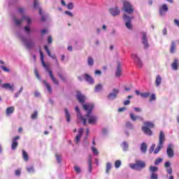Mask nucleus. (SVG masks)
<instances>
[{
    "instance_id": "55",
    "label": "nucleus",
    "mask_w": 179,
    "mask_h": 179,
    "mask_svg": "<svg viewBox=\"0 0 179 179\" xmlns=\"http://www.w3.org/2000/svg\"><path fill=\"white\" fill-rule=\"evenodd\" d=\"M123 104L124 106H129V104H131V101L129 99H127L124 101Z\"/></svg>"
},
{
    "instance_id": "34",
    "label": "nucleus",
    "mask_w": 179,
    "mask_h": 179,
    "mask_svg": "<svg viewBox=\"0 0 179 179\" xmlns=\"http://www.w3.org/2000/svg\"><path fill=\"white\" fill-rule=\"evenodd\" d=\"M149 170L151 173H156V171L159 170V168L157 166H150Z\"/></svg>"
},
{
    "instance_id": "5",
    "label": "nucleus",
    "mask_w": 179,
    "mask_h": 179,
    "mask_svg": "<svg viewBox=\"0 0 179 179\" xmlns=\"http://www.w3.org/2000/svg\"><path fill=\"white\" fill-rule=\"evenodd\" d=\"M123 10L128 15H132L134 13V6L129 1H123Z\"/></svg>"
},
{
    "instance_id": "21",
    "label": "nucleus",
    "mask_w": 179,
    "mask_h": 179,
    "mask_svg": "<svg viewBox=\"0 0 179 179\" xmlns=\"http://www.w3.org/2000/svg\"><path fill=\"white\" fill-rule=\"evenodd\" d=\"M142 131L144 132V134H145V135H148V136H152V135H153L152 130L148 127H143Z\"/></svg>"
},
{
    "instance_id": "44",
    "label": "nucleus",
    "mask_w": 179,
    "mask_h": 179,
    "mask_svg": "<svg viewBox=\"0 0 179 179\" xmlns=\"http://www.w3.org/2000/svg\"><path fill=\"white\" fill-rule=\"evenodd\" d=\"M38 113L37 110H35L34 113L31 115L32 120H36L37 118Z\"/></svg>"
},
{
    "instance_id": "20",
    "label": "nucleus",
    "mask_w": 179,
    "mask_h": 179,
    "mask_svg": "<svg viewBox=\"0 0 179 179\" xmlns=\"http://www.w3.org/2000/svg\"><path fill=\"white\" fill-rule=\"evenodd\" d=\"M121 63L117 62V67L116 70V76L117 78H120L121 76V73H122V69L121 68Z\"/></svg>"
},
{
    "instance_id": "33",
    "label": "nucleus",
    "mask_w": 179,
    "mask_h": 179,
    "mask_svg": "<svg viewBox=\"0 0 179 179\" xmlns=\"http://www.w3.org/2000/svg\"><path fill=\"white\" fill-rule=\"evenodd\" d=\"M24 16H23L22 17V19H21V20H17V18H16V17H14V22H15V24L17 25V26H19L21 23H22V22H23V20H24Z\"/></svg>"
},
{
    "instance_id": "29",
    "label": "nucleus",
    "mask_w": 179,
    "mask_h": 179,
    "mask_svg": "<svg viewBox=\"0 0 179 179\" xmlns=\"http://www.w3.org/2000/svg\"><path fill=\"white\" fill-rule=\"evenodd\" d=\"M1 87L3 89H8L9 90H12V89H13V85H10L9 83H4Z\"/></svg>"
},
{
    "instance_id": "28",
    "label": "nucleus",
    "mask_w": 179,
    "mask_h": 179,
    "mask_svg": "<svg viewBox=\"0 0 179 179\" xmlns=\"http://www.w3.org/2000/svg\"><path fill=\"white\" fill-rule=\"evenodd\" d=\"M64 111H65L66 121H67V122H71V114H69V111L68 110L67 108H64Z\"/></svg>"
},
{
    "instance_id": "53",
    "label": "nucleus",
    "mask_w": 179,
    "mask_h": 179,
    "mask_svg": "<svg viewBox=\"0 0 179 179\" xmlns=\"http://www.w3.org/2000/svg\"><path fill=\"white\" fill-rule=\"evenodd\" d=\"M1 69H3V71H4V72H9V69L6 68V66H1Z\"/></svg>"
},
{
    "instance_id": "48",
    "label": "nucleus",
    "mask_w": 179,
    "mask_h": 179,
    "mask_svg": "<svg viewBox=\"0 0 179 179\" xmlns=\"http://www.w3.org/2000/svg\"><path fill=\"white\" fill-rule=\"evenodd\" d=\"M154 100H156V94H152L150 96V101H154Z\"/></svg>"
},
{
    "instance_id": "10",
    "label": "nucleus",
    "mask_w": 179,
    "mask_h": 179,
    "mask_svg": "<svg viewBox=\"0 0 179 179\" xmlns=\"http://www.w3.org/2000/svg\"><path fill=\"white\" fill-rule=\"evenodd\" d=\"M166 155L170 159L174 157V150H173L172 144L168 145V148L166 149Z\"/></svg>"
},
{
    "instance_id": "27",
    "label": "nucleus",
    "mask_w": 179,
    "mask_h": 179,
    "mask_svg": "<svg viewBox=\"0 0 179 179\" xmlns=\"http://www.w3.org/2000/svg\"><path fill=\"white\" fill-rule=\"evenodd\" d=\"M148 150V145H146V143H143L141 145V151L142 153H146Z\"/></svg>"
},
{
    "instance_id": "2",
    "label": "nucleus",
    "mask_w": 179,
    "mask_h": 179,
    "mask_svg": "<svg viewBox=\"0 0 179 179\" xmlns=\"http://www.w3.org/2000/svg\"><path fill=\"white\" fill-rule=\"evenodd\" d=\"M39 52H40L41 61L42 62L43 66L45 68V71L48 72L50 79H52L53 83H55V85H59V82L57 80V78H55V77L54 76V74L52 73V71L50 69V68L47 66V64H45V62H44V53H43V52L41 51V49H40Z\"/></svg>"
},
{
    "instance_id": "7",
    "label": "nucleus",
    "mask_w": 179,
    "mask_h": 179,
    "mask_svg": "<svg viewBox=\"0 0 179 179\" xmlns=\"http://www.w3.org/2000/svg\"><path fill=\"white\" fill-rule=\"evenodd\" d=\"M119 93H120V90L114 88L113 90V92L109 93L108 95V100H115Z\"/></svg>"
},
{
    "instance_id": "56",
    "label": "nucleus",
    "mask_w": 179,
    "mask_h": 179,
    "mask_svg": "<svg viewBox=\"0 0 179 179\" xmlns=\"http://www.w3.org/2000/svg\"><path fill=\"white\" fill-rule=\"evenodd\" d=\"M126 127L127 128H132V123L131 122H126Z\"/></svg>"
},
{
    "instance_id": "1",
    "label": "nucleus",
    "mask_w": 179,
    "mask_h": 179,
    "mask_svg": "<svg viewBox=\"0 0 179 179\" xmlns=\"http://www.w3.org/2000/svg\"><path fill=\"white\" fill-rule=\"evenodd\" d=\"M83 108L85 111H87V114L85 115L86 118L83 117V115H82L78 106H76L75 108L78 120L83 121V125H86L87 120L89 124L91 125H94V124L97 122V117L92 115V111H93L94 106L92 103H85L83 104Z\"/></svg>"
},
{
    "instance_id": "26",
    "label": "nucleus",
    "mask_w": 179,
    "mask_h": 179,
    "mask_svg": "<svg viewBox=\"0 0 179 179\" xmlns=\"http://www.w3.org/2000/svg\"><path fill=\"white\" fill-rule=\"evenodd\" d=\"M143 124L145 125L144 127L147 128H155V124L152 122H144Z\"/></svg>"
},
{
    "instance_id": "37",
    "label": "nucleus",
    "mask_w": 179,
    "mask_h": 179,
    "mask_svg": "<svg viewBox=\"0 0 179 179\" xmlns=\"http://www.w3.org/2000/svg\"><path fill=\"white\" fill-rule=\"evenodd\" d=\"M103 90V85L101 84H98L95 87V92H101Z\"/></svg>"
},
{
    "instance_id": "49",
    "label": "nucleus",
    "mask_w": 179,
    "mask_h": 179,
    "mask_svg": "<svg viewBox=\"0 0 179 179\" xmlns=\"http://www.w3.org/2000/svg\"><path fill=\"white\" fill-rule=\"evenodd\" d=\"M65 15H68L70 17H73V14L71 11L66 10L64 11Z\"/></svg>"
},
{
    "instance_id": "6",
    "label": "nucleus",
    "mask_w": 179,
    "mask_h": 179,
    "mask_svg": "<svg viewBox=\"0 0 179 179\" xmlns=\"http://www.w3.org/2000/svg\"><path fill=\"white\" fill-rule=\"evenodd\" d=\"M132 19H134V17H129L127 14L123 15V20L126 22L125 26L127 29H132V24H131Z\"/></svg>"
},
{
    "instance_id": "39",
    "label": "nucleus",
    "mask_w": 179,
    "mask_h": 179,
    "mask_svg": "<svg viewBox=\"0 0 179 179\" xmlns=\"http://www.w3.org/2000/svg\"><path fill=\"white\" fill-rule=\"evenodd\" d=\"M122 147L123 150L124 151L128 150V143L127 142H123L122 144Z\"/></svg>"
},
{
    "instance_id": "58",
    "label": "nucleus",
    "mask_w": 179,
    "mask_h": 179,
    "mask_svg": "<svg viewBox=\"0 0 179 179\" xmlns=\"http://www.w3.org/2000/svg\"><path fill=\"white\" fill-rule=\"evenodd\" d=\"M55 156H56V159L57 161V163H61V157H59L58 154H56Z\"/></svg>"
},
{
    "instance_id": "41",
    "label": "nucleus",
    "mask_w": 179,
    "mask_h": 179,
    "mask_svg": "<svg viewBox=\"0 0 179 179\" xmlns=\"http://www.w3.org/2000/svg\"><path fill=\"white\" fill-rule=\"evenodd\" d=\"M163 162V159L162 158H157V159H155V166H157L159 164H160V163H162Z\"/></svg>"
},
{
    "instance_id": "25",
    "label": "nucleus",
    "mask_w": 179,
    "mask_h": 179,
    "mask_svg": "<svg viewBox=\"0 0 179 179\" xmlns=\"http://www.w3.org/2000/svg\"><path fill=\"white\" fill-rule=\"evenodd\" d=\"M22 158L24 159V162H29V154H27V152L26 150H22Z\"/></svg>"
},
{
    "instance_id": "3",
    "label": "nucleus",
    "mask_w": 179,
    "mask_h": 179,
    "mask_svg": "<svg viewBox=\"0 0 179 179\" xmlns=\"http://www.w3.org/2000/svg\"><path fill=\"white\" fill-rule=\"evenodd\" d=\"M164 142H166V136L164 135V132L161 131L159 132V136L158 146L154 150L155 155H157V153H159V151L162 150V148H163V145L164 144Z\"/></svg>"
},
{
    "instance_id": "42",
    "label": "nucleus",
    "mask_w": 179,
    "mask_h": 179,
    "mask_svg": "<svg viewBox=\"0 0 179 179\" xmlns=\"http://www.w3.org/2000/svg\"><path fill=\"white\" fill-rule=\"evenodd\" d=\"M39 15H41V21L45 22V17L43 15V10H41V8H39Z\"/></svg>"
},
{
    "instance_id": "45",
    "label": "nucleus",
    "mask_w": 179,
    "mask_h": 179,
    "mask_svg": "<svg viewBox=\"0 0 179 179\" xmlns=\"http://www.w3.org/2000/svg\"><path fill=\"white\" fill-rule=\"evenodd\" d=\"M27 171H28V173H34V168L33 166L27 167Z\"/></svg>"
},
{
    "instance_id": "4",
    "label": "nucleus",
    "mask_w": 179,
    "mask_h": 179,
    "mask_svg": "<svg viewBox=\"0 0 179 179\" xmlns=\"http://www.w3.org/2000/svg\"><path fill=\"white\" fill-rule=\"evenodd\" d=\"M129 167L133 170H138V171H141L142 169H145V167H146V164L143 161L136 160L135 164H130Z\"/></svg>"
},
{
    "instance_id": "47",
    "label": "nucleus",
    "mask_w": 179,
    "mask_h": 179,
    "mask_svg": "<svg viewBox=\"0 0 179 179\" xmlns=\"http://www.w3.org/2000/svg\"><path fill=\"white\" fill-rule=\"evenodd\" d=\"M92 152L94 153V155H95V156H97V155H99V151L97 150V149L94 147H92Z\"/></svg>"
},
{
    "instance_id": "36",
    "label": "nucleus",
    "mask_w": 179,
    "mask_h": 179,
    "mask_svg": "<svg viewBox=\"0 0 179 179\" xmlns=\"http://www.w3.org/2000/svg\"><path fill=\"white\" fill-rule=\"evenodd\" d=\"M111 163L108 162L106 164V173H107V174H108V173H110V171L111 170Z\"/></svg>"
},
{
    "instance_id": "31",
    "label": "nucleus",
    "mask_w": 179,
    "mask_h": 179,
    "mask_svg": "<svg viewBox=\"0 0 179 179\" xmlns=\"http://www.w3.org/2000/svg\"><path fill=\"white\" fill-rule=\"evenodd\" d=\"M88 167H89V171L90 173H92V155L88 156Z\"/></svg>"
},
{
    "instance_id": "12",
    "label": "nucleus",
    "mask_w": 179,
    "mask_h": 179,
    "mask_svg": "<svg viewBox=\"0 0 179 179\" xmlns=\"http://www.w3.org/2000/svg\"><path fill=\"white\" fill-rule=\"evenodd\" d=\"M17 139H20V136H17L13 138V143L11 145V149L13 150H16V148H17L19 143H17Z\"/></svg>"
},
{
    "instance_id": "18",
    "label": "nucleus",
    "mask_w": 179,
    "mask_h": 179,
    "mask_svg": "<svg viewBox=\"0 0 179 179\" xmlns=\"http://www.w3.org/2000/svg\"><path fill=\"white\" fill-rule=\"evenodd\" d=\"M44 49L45 50L48 57H50L53 59H55L56 62L58 63V59H57V57L55 56V55H51V52L50 51V49H48V46L45 45Z\"/></svg>"
},
{
    "instance_id": "50",
    "label": "nucleus",
    "mask_w": 179,
    "mask_h": 179,
    "mask_svg": "<svg viewBox=\"0 0 179 179\" xmlns=\"http://www.w3.org/2000/svg\"><path fill=\"white\" fill-rule=\"evenodd\" d=\"M67 8L69 9V10L73 9V3L70 2V3L67 5Z\"/></svg>"
},
{
    "instance_id": "16",
    "label": "nucleus",
    "mask_w": 179,
    "mask_h": 179,
    "mask_svg": "<svg viewBox=\"0 0 179 179\" xmlns=\"http://www.w3.org/2000/svg\"><path fill=\"white\" fill-rule=\"evenodd\" d=\"M179 66L178 58H175L173 63L171 64V68L173 71H177Z\"/></svg>"
},
{
    "instance_id": "40",
    "label": "nucleus",
    "mask_w": 179,
    "mask_h": 179,
    "mask_svg": "<svg viewBox=\"0 0 179 179\" xmlns=\"http://www.w3.org/2000/svg\"><path fill=\"white\" fill-rule=\"evenodd\" d=\"M121 166V161L120 160H116L115 162V169H120Z\"/></svg>"
},
{
    "instance_id": "38",
    "label": "nucleus",
    "mask_w": 179,
    "mask_h": 179,
    "mask_svg": "<svg viewBox=\"0 0 179 179\" xmlns=\"http://www.w3.org/2000/svg\"><path fill=\"white\" fill-rule=\"evenodd\" d=\"M149 96H150V92H144L141 94V97H142L143 99H148Z\"/></svg>"
},
{
    "instance_id": "22",
    "label": "nucleus",
    "mask_w": 179,
    "mask_h": 179,
    "mask_svg": "<svg viewBox=\"0 0 179 179\" xmlns=\"http://www.w3.org/2000/svg\"><path fill=\"white\" fill-rule=\"evenodd\" d=\"M43 83L45 85L48 93L51 94V93H52V88H51L50 83H47V80H43Z\"/></svg>"
},
{
    "instance_id": "63",
    "label": "nucleus",
    "mask_w": 179,
    "mask_h": 179,
    "mask_svg": "<svg viewBox=\"0 0 179 179\" xmlns=\"http://www.w3.org/2000/svg\"><path fill=\"white\" fill-rule=\"evenodd\" d=\"M174 23H175L176 26H178V27H179V20H178L175 19Z\"/></svg>"
},
{
    "instance_id": "60",
    "label": "nucleus",
    "mask_w": 179,
    "mask_h": 179,
    "mask_svg": "<svg viewBox=\"0 0 179 179\" xmlns=\"http://www.w3.org/2000/svg\"><path fill=\"white\" fill-rule=\"evenodd\" d=\"M48 43L49 44H51V43H52V37H51V36H49L48 37Z\"/></svg>"
},
{
    "instance_id": "57",
    "label": "nucleus",
    "mask_w": 179,
    "mask_h": 179,
    "mask_svg": "<svg viewBox=\"0 0 179 179\" xmlns=\"http://www.w3.org/2000/svg\"><path fill=\"white\" fill-rule=\"evenodd\" d=\"M58 76L60 79H62L64 82H65V78L64 77V76H62L61 73H58Z\"/></svg>"
},
{
    "instance_id": "51",
    "label": "nucleus",
    "mask_w": 179,
    "mask_h": 179,
    "mask_svg": "<svg viewBox=\"0 0 179 179\" xmlns=\"http://www.w3.org/2000/svg\"><path fill=\"white\" fill-rule=\"evenodd\" d=\"M156 148V144H152L150 147V153H152L153 152V150H155V148Z\"/></svg>"
},
{
    "instance_id": "8",
    "label": "nucleus",
    "mask_w": 179,
    "mask_h": 179,
    "mask_svg": "<svg viewBox=\"0 0 179 179\" xmlns=\"http://www.w3.org/2000/svg\"><path fill=\"white\" fill-rule=\"evenodd\" d=\"M142 43L144 45V48L145 50H148V48H149V43L148 42V36H146V32H142Z\"/></svg>"
},
{
    "instance_id": "64",
    "label": "nucleus",
    "mask_w": 179,
    "mask_h": 179,
    "mask_svg": "<svg viewBox=\"0 0 179 179\" xmlns=\"http://www.w3.org/2000/svg\"><path fill=\"white\" fill-rule=\"evenodd\" d=\"M170 166H171V164L169 162H165L164 167L167 168V167H170Z\"/></svg>"
},
{
    "instance_id": "14",
    "label": "nucleus",
    "mask_w": 179,
    "mask_h": 179,
    "mask_svg": "<svg viewBox=\"0 0 179 179\" xmlns=\"http://www.w3.org/2000/svg\"><path fill=\"white\" fill-rule=\"evenodd\" d=\"M76 97L79 103H81L82 104H83V103H85V100H86V97L84 96V95L79 91L77 92Z\"/></svg>"
},
{
    "instance_id": "24",
    "label": "nucleus",
    "mask_w": 179,
    "mask_h": 179,
    "mask_svg": "<svg viewBox=\"0 0 179 179\" xmlns=\"http://www.w3.org/2000/svg\"><path fill=\"white\" fill-rule=\"evenodd\" d=\"M176 41H172L170 46L171 54H174V52H176Z\"/></svg>"
},
{
    "instance_id": "11",
    "label": "nucleus",
    "mask_w": 179,
    "mask_h": 179,
    "mask_svg": "<svg viewBox=\"0 0 179 179\" xmlns=\"http://www.w3.org/2000/svg\"><path fill=\"white\" fill-rule=\"evenodd\" d=\"M83 128H80L78 130V133L77 134V136H76V138L74 139V142L78 144L79 143V142H80V138H82V136L83 135Z\"/></svg>"
},
{
    "instance_id": "19",
    "label": "nucleus",
    "mask_w": 179,
    "mask_h": 179,
    "mask_svg": "<svg viewBox=\"0 0 179 179\" xmlns=\"http://www.w3.org/2000/svg\"><path fill=\"white\" fill-rule=\"evenodd\" d=\"M130 118L134 122L136 121L137 120H139V121H143V117L135 115L133 113H130Z\"/></svg>"
},
{
    "instance_id": "15",
    "label": "nucleus",
    "mask_w": 179,
    "mask_h": 179,
    "mask_svg": "<svg viewBox=\"0 0 179 179\" xmlns=\"http://www.w3.org/2000/svg\"><path fill=\"white\" fill-rule=\"evenodd\" d=\"M168 10H169V7L167 6V4H163L159 8V15L161 16H163V15H164V13L168 12Z\"/></svg>"
},
{
    "instance_id": "43",
    "label": "nucleus",
    "mask_w": 179,
    "mask_h": 179,
    "mask_svg": "<svg viewBox=\"0 0 179 179\" xmlns=\"http://www.w3.org/2000/svg\"><path fill=\"white\" fill-rule=\"evenodd\" d=\"M158 178H159V175H157V173H151L150 179H158Z\"/></svg>"
},
{
    "instance_id": "61",
    "label": "nucleus",
    "mask_w": 179,
    "mask_h": 179,
    "mask_svg": "<svg viewBox=\"0 0 179 179\" xmlns=\"http://www.w3.org/2000/svg\"><path fill=\"white\" fill-rule=\"evenodd\" d=\"M134 110L136 112V113H141L142 111V109L141 108H134Z\"/></svg>"
},
{
    "instance_id": "17",
    "label": "nucleus",
    "mask_w": 179,
    "mask_h": 179,
    "mask_svg": "<svg viewBox=\"0 0 179 179\" xmlns=\"http://www.w3.org/2000/svg\"><path fill=\"white\" fill-rule=\"evenodd\" d=\"M84 78L86 82H87L90 85H93V83H94V80L93 79V78H92V76H90V75L85 73L84 74Z\"/></svg>"
},
{
    "instance_id": "23",
    "label": "nucleus",
    "mask_w": 179,
    "mask_h": 179,
    "mask_svg": "<svg viewBox=\"0 0 179 179\" xmlns=\"http://www.w3.org/2000/svg\"><path fill=\"white\" fill-rule=\"evenodd\" d=\"M13 113H15V107L10 106V107L6 108V115L9 116L11 114H13Z\"/></svg>"
},
{
    "instance_id": "54",
    "label": "nucleus",
    "mask_w": 179,
    "mask_h": 179,
    "mask_svg": "<svg viewBox=\"0 0 179 179\" xmlns=\"http://www.w3.org/2000/svg\"><path fill=\"white\" fill-rule=\"evenodd\" d=\"M38 0H34V8H38Z\"/></svg>"
},
{
    "instance_id": "30",
    "label": "nucleus",
    "mask_w": 179,
    "mask_h": 179,
    "mask_svg": "<svg viewBox=\"0 0 179 179\" xmlns=\"http://www.w3.org/2000/svg\"><path fill=\"white\" fill-rule=\"evenodd\" d=\"M162 84V76H157L156 80H155V85L156 86H160Z\"/></svg>"
},
{
    "instance_id": "13",
    "label": "nucleus",
    "mask_w": 179,
    "mask_h": 179,
    "mask_svg": "<svg viewBox=\"0 0 179 179\" xmlns=\"http://www.w3.org/2000/svg\"><path fill=\"white\" fill-rule=\"evenodd\" d=\"M109 12L112 16H118L120 13V8L118 7L110 8Z\"/></svg>"
},
{
    "instance_id": "62",
    "label": "nucleus",
    "mask_w": 179,
    "mask_h": 179,
    "mask_svg": "<svg viewBox=\"0 0 179 179\" xmlns=\"http://www.w3.org/2000/svg\"><path fill=\"white\" fill-rule=\"evenodd\" d=\"M48 30L46 29H43L42 31H41V33L42 34V36H44V34H46Z\"/></svg>"
},
{
    "instance_id": "32",
    "label": "nucleus",
    "mask_w": 179,
    "mask_h": 179,
    "mask_svg": "<svg viewBox=\"0 0 179 179\" xmlns=\"http://www.w3.org/2000/svg\"><path fill=\"white\" fill-rule=\"evenodd\" d=\"M87 64L89 65V66H93V65H94V60L92 59V57H88Z\"/></svg>"
},
{
    "instance_id": "59",
    "label": "nucleus",
    "mask_w": 179,
    "mask_h": 179,
    "mask_svg": "<svg viewBox=\"0 0 179 179\" xmlns=\"http://www.w3.org/2000/svg\"><path fill=\"white\" fill-rule=\"evenodd\" d=\"M74 170L76 173H80V168H79V166H75Z\"/></svg>"
},
{
    "instance_id": "35",
    "label": "nucleus",
    "mask_w": 179,
    "mask_h": 179,
    "mask_svg": "<svg viewBox=\"0 0 179 179\" xmlns=\"http://www.w3.org/2000/svg\"><path fill=\"white\" fill-rule=\"evenodd\" d=\"M25 45L28 50H31V48L34 47V43L33 42H27Z\"/></svg>"
},
{
    "instance_id": "9",
    "label": "nucleus",
    "mask_w": 179,
    "mask_h": 179,
    "mask_svg": "<svg viewBox=\"0 0 179 179\" xmlns=\"http://www.w3.org/2000/svg\"><path fill=\"white\" fill-rule=\"evenodd\" d=\"M131 58H133V59L134 60L135 64H136V65L138 66V68H142V66H143L142 61L141 60L139 57H138V55L132 54Z\"/></svg>"
},
{
    "instance_id": "46",
    "label": "nucleus",
    "mask_w": 179,
    "mask_h": 179,
    "mask_svg": "<svg viewBox=\"0 0 179 179\" xmlns=\"http://www.w3.org/2000/svg\"><path fill=\"white\" fill-rule=\"evenodd\" d=\"M15 176L19 177L20 176V174H22V169H18L15 170Z\"/></svg>"
},
{
    "instance_id": "52",
    "label": "nucleus",
    "mask_w": 179,
    "mask_h": 179,
    "mask_svg": "<svg viewBox=\"0 0 179 179\" xmlns=\"http://www.w3.org/2000/svg\"><path fill=\"white\" fill-rule=\"evenodd\" d=\"M166 173H168L169 174H173V169L171 167L167 168Z\"/></svg>"
}]
</instances>
